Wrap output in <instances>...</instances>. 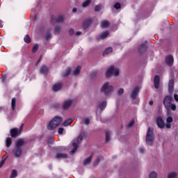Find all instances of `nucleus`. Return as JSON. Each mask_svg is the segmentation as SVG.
I'll list each match as a JSON object with an SVG mask.
<instances>
[{
    "instance_id": "nucleus-1",
    "label": "nucleus",
    "mask_w": 178,
    "mask_h": 178,
    "mask_svg": "<svg viewBox=\"0 0 178 178\" xmlns=\"http://www.w3.org/2000/svg\"><path fill=\"white\" fill-rule=\"evenodd\" d=\"M26 145V140L24 138H19L15 142V146L13 149V154L15 158H20L23 154V147Z\"/></svg>"
},
{
    "instance_id": "nucleus-2",
    "label": "nucleus",
    "mask_w": 178,
    "mask_h": 178,
    "mask_svg": "<svg viewBox=\"0 0 178 178\" xmlns=\"http://www.w3.org/2000/svg\"><path fill=\"white\" fill-rule=\"evenodd\" d=\"M63 118L61 117L56 116L54 118L50 121L49 124L47 126L48 130H54L56 127H58L59 124L62 123Z\"/></svg>"
},
{
    "instance_id": "nucleus-3",
    "label": "nucleus",
    "mask_w": 178,
    "mask_h": 178,
    "mask_svg": "<svg viewBox=\"0 0 178 178\" xmlns=\"http://www.w3.org/2000/svg\"><path fill=\"white\" fill-rule=\"evenodd\" d=\"M155 140V136L154 135V129L149 128L146 134L145 141L147 145H153L154 140Z\"/></svg>"
},
{
    "instance_id": "nucleus-4",
    "label": "nucleus",
    "mask_w": 178,
    "mask_h": 178,
    "mask_svg": "<svg viewBox=\"0 0 178 178\" xmlns=\"http://www.w3.org/2000/svg\"><path fill=\"white\" fill-rule=\"evenodd\" d=\"M102 92L104 93V95H110L112 91H113V86H109V82H106L101 88Z\"/></svg>"
},
{
    "instance_id": "nucleus-5",
    "label": "nucleus",
    "mask_w": 178,
    "mask_h": 178,
    "mask_svg": "<svg viewBox=\"0 0 178 178\" xmlns=\"http://www.w3.org/2000/svg\"><path fill=\"white\" fill-rule=\"evenodd\" d=\"M119 70L118 68H115L113 65L110 66L108 68V70L106 72V77H111L112 74H115L116 77L119 76Z\"/></svg>"
},
{
    "instance_id": "nucleus-6",
    "label": "nucleus",
    "mask_w": 178,
    "mask_h": 178,
    "mask_svg": "<svg viewBox=\"0 0 178 178\" xmlns=\"http://www.w3.org/2000/svg\"><path fill=\"white\" fill-rule=\"evenodd\" d=\"M172 96L170 95H168L164 97L163 104L165 109H167V111H169V106L172 104Z\"/></svg>"
},
{
    "instance_id": "nucleus-7",
    "label": "nucleus",
    "mask_w": 178,
    "mask_h": 178,
    "mask_svg": "<svg viewBox=\"0 0 178 178\" xmlns=\"http://www.w3.org/2000/svg\"><path fill=\"white\" fill-rule=\"evenodd\" d=\"M140 94V86H136L131 92V98L134 100L137 99V97Z\"/></svg>"
},
{
    "instance_id": "nucleus-8",
    "label": "nucleus",
    "mask_w": 178,
    "mask_h": 178,
    "mask_svg": "<svg viewBox=\"0 0 178 178\" xmlns=\"http://www.w3.org/2000/svg\"><path fill=\"white\" fill-rule=\"evenodd\" d=\"M72 104H73V100H72V99H68L64 101L62 105L63 109H64V111H66V109H69V108L72 106Z\"/></svg>"
},
{
    "instance_id": "nucleus-9",
    "label": "nucleus",
    "mask_w": 178,
    "mask_h": 178,
    "mask_svg": "<svg viewBox=\"0 0 178 178\" xmlns=\"http://www.w3.org/2000/svg\"><path fill=\"white\" fill-rule=\"evenodd\" d=\"M156 122L159 129H163V127H165V122L163 121V119L162 118V117L161 116L157 117L156 119Z\"/></svg>"
},
{
    "instance_id": "nucleus-10",
    "label": "nucleus",
    "mask_w": 178,
    "mask_h": 178,
    "mask_svg": "<svg viewBox=\"0 0 178 178\" xmlns=\"http://www.w3.org/2000/svg\"><path fill=\"white\" fill-rule=\"evenodd\" d=\"M10 136L13 138H16L18 136H20V131L18 128H13L10 130Z\"/></svg>"
},
{
    "instance_id": "nucleus-11",
    "label": "nucleus",
    "mask_w": 178,
    "mask_h": 178,
    "mask_svg": "<svg viewBox=\"0 0 178 178\" xmlns=\"http://www.w3.org/2000/svg\"><path fill=\"white\" fill-rule=\"evenodd\" d=\"M160 85H161V76H159V75H155L154 78V88L158 90V88H159Z\"/></svg>"
},
{
    "instance_id": "nucleus-12",
    "label": "nucleus",
    "mask_w": 178,
    "mask_h": 178,
    "mask_svg": "<svg viewBox=\"0 0 178 178\" xmlns=\"http://www.w3.org/2000/svg\"><path fill=\"white\" fill-rule=\"evenodd\" d=\"M94 19L92 18L86 19L83 23V29L87 30V29L90 27V25L91 24V23H92Z\"/></svg>"
},
{
    "instance_id": "nucleus-13",
    "label": "nucleus",
    "mask_w": 178,
    "mask_h": 178,
    "mask_svg": "<svg viewBox=\"0 0 178 178\" xmlns=\"http://www.w3.org/2000/svg\"><path fill=\"white\" fill-rule=\"evenodd\" d=\"M165 62L168 66H173L175 60L173 59V56L168 55L165 58Z\"/></svg>"
},
{
    "instance_id": "nucleus-14",
    "label": "nucleus",
    "mask_w": 178,
    "mask_h": 178,
    "mask_svg": "<svg viewBox=\"0 0 178 178\" xmlns=\"http://www.w3.org/2000/svg\"><path fill=\"white\" fill-rule=\"evenodd\" d=\"M174 90H175V81H173V79H170L168 82L169 94H172Z\"/></svg>"
},
{
    "instance_id": "nucleus-15",
    "label": "nucleus",
    "mask_w": 178,
    "mask_h": 178,
    "mask_svg": "<svg viewBox=\"0 0 178 178\" xmlns=\"http://www.w3.org/2000/svg\"><path fill=\"white\" fill-rule=\"evenodd\" d=\"M68 157H69V156L66 153H57L55 155V158L56 159H66Z\"/></svg>"
},
{
    "instance_id": "nucleus-16",
    "label": "nucleus",
    "mask_w": 178,
    "mask_h": 178,
    "mask_svg": "<svg viewBox=\"0 0 178 178\" xmlns=\"http://www.w3.org/2000/svg\"><path fill=\"white\" fill-rule=\"evenodd\" d=\"M92 161V156H90L86 158L83 160V166H88V165H91V161Z\"/></svg>"
},
{
    "instance_id": "nucleus-17",
    "label": "nucleus",
    "mask_w": 178,
    "mask_h": 178,
    "mask_svg": "<svg viewBox=\"0 0 178 178\" xmlns=\"http://www.w3.org/2000/svg\"><path fill=\"white\" fill-rule=\"evenodd\" d=\"M63 87V83H56L55 85L53 86V90L54 91H59L62 89Z\"/></svg>"
},
{
    "instance_id": "nucleus-18",
    "label": "nucleus",
    "mask_w": 178,
    "mask_h": 178,
    "mask_svg": "<svg viewBox=\"0 0 178 178\" xmlns=\"http://www.w3.org/2000/svg\"><path fill=\"white\" fill-rule=\"evenodd\" d=\"M107 105H108V103L106 102V101H104L102 103H100L99 104V108L100 111H105V108H106Z\"/></svg>"
},
{
    "instance_id": "nucleus-19",
    "label": "nucleus",
    "mask_w": 178,
    "mask_h": 178,
    "mask_svg": "<svg viewBox=\"0 0 178 178\" xmlns=\"http://www.w3.org/2000/svg\"><path fill=\"white\" fill-rule=\"evenodd\" d=\"M72 147H74V149L70 152L71 155H73V154H75L77 149H79V145L76 142H74L72 143Z\"/></svg>"
},
{
    "instance_id": "nucleus-20",
    "label": "nucleus",
    "mask_w": 178,
    "mask_h": 178,
    "mask_svg": "<svg viewBox=\"0 0 178 178\" xmlns=\"http://www.w3.org/2000/svg\"><path fill=\"white\" fill-rule=\"evenodd\" d=\"M147 51V45L145 44H142L140 46V49L138 50L139 54H144Z\"/></svg>"
},
{
    "instance_id": "nucleus-21",
    "label": "nucleus",
    "mask_w": 178,
    "mask_h": 178,
    "mask_svg": "<svg viewBox=\"0 0 178 178\" xmlns=\"http://www.w3.org/2000/svg\"><path fill=\"white\" fill-rule=\"evenodd\" d=\"M40 73L42 74H47V73H48V67H47V65H42L40 67Z\"/></svg>"
},
{
    "instance_id": "nucleus-22",
    "label": "nucleus",
    "mask_w": 178,
    "mask_h": 178,
    "mask_svg": "<svg viewBox=\"0 0 178 178\" xmlns=\"http://www.w3.org/2000/svg\"><path fill=\"white\" fill-rule=\"evenodd\" d=\"M12 145V138L8 137L6 140V147L9 148Z\"/></svg>"
},
{
    "instance_id": "nucleus-23",
    "label": "nucleus",
    "mask_w": 178,
    "mask_h": 178,
    "mask_svg": "<svg viewBox=\"0 0 178 178\" xmlns=\"http://www.w3.org/2000/svg\"><path fill=\"white\" fill-rule=\"evenodd\" d=\"M11 106L13 111H16V97H13L11 100Z\"/></svg>"
},
{
    "instance_id": "nucleus-24",
    "label": "nucleus",
    "mask_w": 178,
    "mask_h": 178,
    "mask_svg": "<svg viewBox=\"0 0 178 178\" xmlns=\"http://www.w3.org/2000/svg\"><path fill=\"white\" fill-rule=\"evenodd\" d=\"M108 35H109V31H106L105 32L102 33L99 35V37L101 40H105V38H106V37H108Z\"/></svg>"
},
{
    "instance_id": "nucleus-25",
    "label": "nucleus",
    "mask_w": 178,
    "mask_h": 178,
    "mask_svg": "<svg viewBox=\"0 0 178 178\" xmlns=\"http://www.w3.org/2000/svg\"><path fill=\"white\" fill-rule=\"evenodd\" d=\"M57 23H63L65 22V17L63 15H59L56 19Z\"/></svg>"
},
{
    "instance_id": "nucleus-26",
    "label": "nucleus",
    "mask_w": 178,
    "mask_h": 178,
    "mask_svg": "<svg viewBox=\"0 0 178 178\" xmlns=\"http://www.w3.org/2000/svg\"><path fill=\"white\" fill-rule=\"evenodd\" d=\"M113 51V49L112 47H108L107 49H105V51L103 52L102 56H106L108 54H110V52H112Z\"/></svg>"
},
{
    "instance_id": "nucleus-27",
    "label": "nucleus",
    "mask_w": 178,
    "mask_h": 178,
    "mask_svg": "<svg viewBox=\"0 0 178 178\" xmlns=\"http://www.w3.org/2000/svg\"><path fill=\"white\" fill-rule=\"evenodd\" d=\"M81 70V67L77 66L74 72V76H79V74H80Z\"/></svg>"
},
{
    "instance_id": "nucleus-28",
    "label": "nucleus",
    "mask_w": 178,
    "mask_h": 178,
    "mask_svg": "<svg viewBox=\"0 0 178 178\" xmlns=\"http://www.w3.org/2000/svg\"><path fill=\"white\" fill-rule=\"evenodd\" d=\"M101 25H102V27H103V28L109 27V21L104 20V21L102 22Z\"/></svg>"
},
{
    "instance_id": "nucleus-29",
    "label": "nucleus",
    "mask_w": 178,
    "mask_h": 178,
    "mask_svg": "<svg viewBox=\"0 0 178 178\" xmlns=\"http://www.w3.org/2000/svg\"><path fill=\"white\" fill-rule=\"evenodd\" d=\"M91 5V0H86L85 2L83 3L82 6L83 8H87Z\"/></svg>"
},
{
    "instance_id": "nucleus-30",
    "label": "nucleus",
    "mask_w": 178,
    "mask_h": 178,
    "mask_svg": "<svg viewBox=\"0 0 178 178\" xmlns=\"http://www.w3.org/2000/svg\"><path fill=\"white\" fill-rule=\"evenodd\" d=\"M24 42L26 44H30L31 42V38H30V36L29 35H26L24 38Z\"/></svg>"
},
{
    "instance_id": "nucleus-31",
    "label": "nucleus",
    "mask_w": 178,
    "mask_h": 178,
    "mask_svg": "<svg viewBox=\"0 0 178 178\" xmlns=\"http://www.w3.org/2000/svg\"><path fill=\"white\" fill-rule=\"evenodd\" d=\"M72 123H73V120L72 119H68L66 120L64 122H63V125L64 126H70V124H72Z\"/></svg>"
},
{
    "instance_id": "nucleus-32",
    "label": "nucleus",
    "mask_w": 178,
    "mask_h": 178,
    "mask_svg": "<svg viewBox=\"0 0 178 178\" xmlns=\"http://www.w3.org/2000/svg\"><path fill=\"white\" fill-rule=\"evenodd\" d=\"M16 177H17V170H13L11 175L10 176V178H16Z\"/></svg>"
},
{
    "instance_id": "nucleus-33",
    "label": "nucleus",
    "mask_w": 178,
    "mask_h": 178,
    "mask_svg": "<svg viewBox=\"0 0 178 178\" xmlns=\"http://www.w3.org/2000/svg\"><path fill=\"white\" fill-rule=\"evenodd\" d=\"M72 74V69H68L67 70H66L63 74V76L64 77H67V76L70 75Z\"/></svg>"
},
{
    "instance_id": "nucleus-34",
    "label": "nucleus",
    "mask_w": 178,
    "mask_h": 178,
    "mask_svg": "<svg viewBox=\"0 0 178 178\" xmlns=\"http://www.w3.org/2000/svg\"><path fill=\"white\" fill-rule=\"evenodd\" d=\"M109 140H111V134L109 131H106V143H109Z\"/></svg>"
},
{
    "instance_id": "nucleus-35",
    "label": "nucleus",
    "mask_w": 178,
    "mask_h": 178,
    "mask_svg": "<svg viewBox=\"0 0 178 178\" xmlns=\"http://www.w3.org/2000/svg\"><path fill=\"white\" fill-rule=\"evenodd\" d=\"M169 108L171 109V111H173L174 112L176 111V104L174 103H171L169 106Z\"/></svg>"
},
{
    "instance_id": "nucleus-36",
    "label": "nucleus",
    "mask_w": 178,
    "mask_h": 178,
    "mask_svg": "<svg viewBox=\"0 0 178 178\" xmlns=\"http://www.w3.org/2000/svg\"><path fill=\"white\" fill-rule=\"evenodd\" d=\"M158 177V174H156L155 172H152L149 175V178H157Z\"/></svg>"
},
{
    "instance_id": "nucleus-37",
    "label": "nucleus",
    "mask_w": 178,
    "mask_h": 178,
    "mask_svg": "<svg viewBox=\"0 0 178 178\" xmlns=\"http://www.w3.org/2000/svg\"><path fill=\"white\" fill-rule=\"evenodd\" d=\"M177 177V174L176 172H171L168 175V178H176Z\"/></svg>"
},
{
    "instance_id": "nucleus-38",
    "label": "nucleus",
    "mask_w": 178,
    "mask_h": 178,
    "mask_svg": "<svg viewBox=\"0 0 178 178\" xmlns=\"http://www.w3.org/2000/svg\"><path fill=\"white\" fill-rule=\"evenodd\" d=\"M120 8H122V5L120 4V3L117 2L114 4V8L116 9L117 10L120 9Z\"/></svg>"
},
{
    "instance_id": "nucleus-39",
    "label": "nucleus",
    "mask_w": 178,
    "mask_h": 178,
    "mask_svg": "<svg viewBox=\"0 0 178 178\" xmlns=\"http://www.w3.org/2000/svg\"><path fill=\"white\" fill-rule=\"evenodd\" d=\"M83 123H85V124H86L87 126H88V124H90V118H85L83 119Z\"/></svg>"
},
{
    "instance_id": "nucleus-40",
    "label": "nucleus",
    "mask_w": 178,
    "mask_h": 178,
    "mask_svg": "<svg viewBox=\"0 0 178 178\" xmlns=\"http://www.w3.org/2000/svg\"><path fill=\"white\" fill-rule=\"evenodd\" d=\"M76 141H77L78 144H80V143H81V141H83V136L81 135H79L76 139Z\"/></svg>"
},
{
    "instance_id": "nucleus-41",
    "label": "nucleus",
    "mask_w": 178,
    "mask_h": 178,
    "mask_svg": "<svg viewBox=\"0 0 178 178\" xmlns=\"http://www.w3.org/2000/svg\"><path fill=\"white\" fill-rule=\"evenodd\" d=\"M99 162H101V159H97L93 163V166H97V165L99 164Z\"/></svg>"
},
{
    "instance_id": "nucleus-42",
    "label": "nucleus",
    "mask_w": 178,
    "mask_h": 178,
    "mask_svg": "<svg viewBox=\"0 0 178 178\" xmlns=\"http://www.w3.org/2000/svg\"><path fill=\"white\" fill-rule=\"evenodd\" d=\"M37 51H38V44H35L32 49V52H37Z\"/></svg>"
},
{
    "instance_id": "nucleus-43",
    "label": "nucleus",
    "mask_w": 178,
    "mask_h": 178,
    "mask_svg": "<svg viewBox=\"0 0 178 178\" xmlns=\"http://www.w3.org/2000/svg\"><path fill=\"white\" fill-rule=\"evenodd\" d=\"M61 30H62V28H60L59 26H56L55 28V32L58 33V34H59L60 33Z\"/></svg>"
},
{
    "instance_id": "nucleus-44",
    "label": "nucleus",
    "mask_w": 178,
    "mask_h": 178,
    "mask_svg": "<svg viewBox=\"0 0 178 178\" xmlns=\"http://www.w3.org/2000/svg\"><path fill=\"white\" fill-rule=\"evenodd\" d=\"M95 12H99V10H101V6L99 5L95 6Z\"/></svg>"
},
{
    "instance_id": "nucleus-45",
    "label": "nucleus",
    "mask_w": 178,
    "mask_h": 178,
    "mask_svg": "<svg viewBox=\"0 0 178 178\" xmlns=\"http://www.w3.org/2000/svg\"><path fill=\"white\" fill-rule=\"evenodd\" d=\"M65 131V129L62 127L58 128V134H63V131Z\"/></svg>"
},
{
    "instance_id": "nucleus-46",
    "label": "nucleus",
    "mask_w": 178,
    "mask_h": 178,
    "mask_svg": "<svg viewBox=\"0 0 178 178\" xmlns=\"http://www.w3.org/2000/svg\"><path fill=\"white\" fill-rule=\"evenodd\" d=\"M51 37H52V34L51 33H47V35H46V40H49V38H51Z\"/></svg>"
},
{
    "instance_id": "nucleus-47",
    "label": "nucleus",
    "mask_w": 178,
    "mask_h": 178,
    "mask_svg": "<svg viewBox=\"0 0 178 178\" xmlns=\"http://www.w3.org/2000/svg\"><path fill=\"white\" fill-rule=\"evenodd\" d=\"M123 92H124V89L120 88V89H119L118 94V95H122V94H123Z\"/></svg>"
},
{
    "instance_id": "nucleus-48",
    "label": "nucleus",
    "mask_w": 178,
    "mask_h": 178,
    "mask_svg": "<svg viewBox=\"0 0 178 178\" xmlns=\"http://www.w3.org/2000/svg\"><path fill=\"white\" fill-rule=\"evenodd\" d=\"M172 122H173V118L172 117L167 118V123H172Z\"/></svg>"
},
{
    "instance_id": "nucleus-49",
    "label": "nucleus",
    "mask_w": 178,
    "mask_h": 178,
    "mask_svg": "<svg viewBox=\"0 0 178 178\" xmlns=\"http://www.w3.org/2000/svg\"><path fill=\"white\" fill-rule=\"evenodd\" d=\"M69 34L70 35H73V34H74V29H73V28L69 30Z\"/></svg>"
},
{
    "instance_id": "nucleus-50",
    "label": "nucleus",
    "mask_w": 178,
    "mask_h": 178,
    "mask_svg": "<svg viewBox=\"0 0 178 178\" xmlns=\"http://www.w3.org/2000/svg\"><path fill=\"white\" fill-rule=\"evenodd\" d=\"M5 161H6V159H3V160H1L0 161V169L1 168H2V166H3V165L5 164Z\"/></svg>"
},
{
    "instance_id": "nucleus-51",
    "label": "nucleus",
    "mask_w": 178,
    "mask_h": 178,
    "mask_svg": "<svg viewBox=\"0 0 178 178\" xmlns=\"http://www.w3.org/2000/svg\"><path fill=\"white\" fill-rule=\"evenodd\" d=\"M97 74H98V71H95V72H92L91 77H95V76H97Z\"/></svg>"
},
{
    "instance_id": "nucleus-52",
    "label": "nucleus",
    "mask_w": 178,
    "mask_h": 178,
    "mask_svg": "<svg viewBox=\"0 0 178 178\" xmlns=\"http://www.w3.org/2000/svg\"><path fill=\"white\" fill-rule=\"evenodd\" d=\"M133 126H134V121H131L129 124L128 127H133Z\"/></svg>"
},
{
    "instance_id": "nucleus-53",
    "label": "nucleus",
    "mask_w": 178,
    "mask_h": 178,
    "mask_svg": "<svg viewBox=\"0 0 178 178\" xmlns=\"http://www.w3.org/2000/svg\"><path fill=\"white\" fill-rule=\"evenodd\" d=\"M24 124H22L20 126L19 129H18L19 131H20V134H22V132L23 131V127H24Z\"/></svg>"
},
{
    "instance_id": "nucleus-54",
    "label": "nucleus",
    "mask_w": 178,
    "mask_h": 178,
    "mask_svg": "<svg viewBox=\"0 0 178 178\" xmlns=\"http://www.w3.org/2000/svg\"><path fill=\"white\" fill-rule=\"evenodd\" d=\"M165 126L167 129H170V127H172V124L169 122H167V124Z\"/></svg>"
},
{
    "instance_id": "nucleus-55",
    "label": "nucleus",
    "mask_w": 178,
    "mask_h": 178,
    "mask_svg": "<svg viewBox=\"0 0 178 178\" xmlns=\"http://www.w3.org/2000/svg\"><path fill=\"white\" fill-rule=\"evenodd\" d=\"M174 99L175 101H177V102H178V95L177 94L174 95Z\"/></svg>"
},
{
    "instance_id": "nucleus-56",
    "label": "nucleus",
    "mask_w": 178,
    "mask_h": 178,
    "mask_svg": "<svg viewBox=\"0 0 178 178\" xmlns=\"http://www.w3.org/2000/svg\"><path fill=\"white\" fill-rule=\"evenodd\" d=\"M145 152V149H144V147H140V152L141 154H144Z\"/></svg>"
},
{
    "instance_id": "nucleus-57",
    "label": "nucleus",
    "mask_w": 178,
    "mask_h": 178,
    "mask_svg": "<svg viewBox=\"0 0 178 178\" xmlns=\"http://www.w3.org/2000/svg\"><path fill=\"white\" fill-rule=\"evenodd\" d=\"M76 12H77V8H74L72 9V13H76Z\"/></svg>"
},
{
    "instance_id": "nucleus-58",
    "label": "nucleus",
    "mask_w": 178,
    "mask_h": 178,
    "mask_svg": "<svg viewBox=\"0 0 178 178\" xmlns=\"http://www.w3.org/2000/svg\"><path fill=\"white\" fill-rule=\"evenodd\" d=\"M76 35H81L82 33H81V31H77L76 33Z\"/></svg>"
},
{
    "instance_id": "nucleus-59",
    "label": "nucleus",
    "mask_w": 178,
    "mask_h": 178,
    "mask_svg": "<svg viewBox=\"0 0 178 178\" xmlns=\"http://www.w3.org/2000/svg\"><path fill=\"white\" fill-rule=\"evenodd\" d=\"M149 105H151V106L154 105V101L150 100V101L149 102Z\"/></svg>"
},
{
    "instance_id": "nucleus-60",
    "label": "nucleus",
    "mask_w": 178,
    "mask_h": 178,
    "mask_svg": "<svg viewBox=\"0 0 178 178\" xmlns=\"http://www.w3.org/2000/svg\"><path fill=\"white\" fill-rule=\"evenodd\" d=\"M40 62H41V58H40L38 62L36 63V66H38V65L40 64Z\"/></svg>"
},
{
    "instance_id": "nucleus-61",
    "label": "nucleus",
    "mask_w": 178,
    "mask_h": 178,
    "mask_svg": "<svg viewBox=\"0 0 178 178\" xmlns=\"http://www.w3.org/2000/svg\"><path fill=\"white\" fill-rule=\"evenodd\" d=\"M2 23H3L2 20H0V27L1 26H2Z\"/></svg>"
},
{
    "instance_id": "nucleus-62",
    "label": "nucleus",
    "mask_w": 178,
    "mask_h": 178,
    "mask_svg": "<svg viewBox=\"0 0 178 178\" xmlns=\"http://www.w3.org/2000/svg\"><path fill=\"white\" fill-rule=\"evenodd\" d=\"M58 106H59V104H57L55 106L56 108H58Z\"/></svg>"
},
{
    "instance_id": "nucleus-63",
    "label": "nucleus",
    "mask_w": 178,
    "mask_h": 178,
    "mask_svg": "<svg viewBox=\"0 0 178 178\" xmlns=\"http://www.w3.org/2000/svg\"><path fill=\"white\" fill-rule=\"evenodd\" d=\"M34 20H37V15L35 16Z\"/></svg>"
},
{
    "instance_id": "nucleus-64",
    "label": "nucleus",
    "mask_w": 178,
    "mask_h": 178,
    "mask_svg": "<svg viewBox=\"0 0 178 178\" xmlns=\"http://www.w3.org/2000/svg\"><path fill=\"white\" fill-rule=\"evenodd\" d=\"M60 151H63V148H60Z\"/></svg>"
}]
</instances>
